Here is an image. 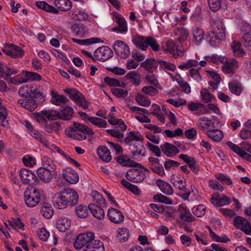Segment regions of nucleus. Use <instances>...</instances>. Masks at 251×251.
Wrapping results in <instances>:
<instances>
[{
    "mask_svg": "<svg viewBox=\"0 0 251 251\" xmlns=\"http://www.w3.org/2000/svg\"><path fill=\"white\" fill-rule=\"evenodd\" d=\"M88 207L83 205H79L75 208L76 215L80 218H85L88 215Z\"/></svg>",
    "mask_w": 251,
    "mask_h": 251,
    "instance_id": "nucleus-50",
    "label": "nucleus"
},
{
    "mask_svg": "<svg viewBox=\"0 0 251 251\" xmlns=\"http://www.w3.org/2000/svg\"><path fill=\"white\" fill-rule=\"evenodd\" d=\"M60 128V125L57 122H52L49 124H46L45 130L48 133H51L53 131L57 132Z\"/></svg>",
    "mask_w": 251,
    "mask_h": 251,
    "instance_id": "nucleus-56",
    "label": "nucleus"
},
{
    "mask_svg": "<svg viewBox=\"0 0 251 251\" xmlns=\"http://www.w3.org/2000/svg\"><path fill=\"white\" fill-rule=\"evenodd\" d=\"M53 172L48 169L40 167L37 170V174L42 181L48 183L51 180L52 177L51 173Z\"/></svg>",
    "mask_w": 251,
    "mask_h": 251,
    "instance_id": "nucleus-19",
    "label": "nucleus"
},
{
    "mask_svg": "<svg viewBox=\"0 0 251 251\" xmlns=\"http://www.w3.org/2000/svg\"><path fill=\"white\" fill-rule=\"evenodd\" d=\"M156 183L163 193L167 195H171L173 194V189L168 183L161 179H158Z\"/></svg>",
    "mask_w": 251,
    "mask_h": 251,
    "instance_id": "nucleus-34",
    "label": "nucleus"
},
{
    "mask_svg": "<svg viewBox=\"0 0 251 251\" xmlns=\"http://www.w3.org/2000/svg\"><path fill=\"white\" fill-rule=\"evenodd\" d=\"M148 47H150L154 51H158L159 49V45L156 40L151 36H147L146 40V49Z\"/></svg>",
    "mask_w": 251,
    "mask_h": 251,
    "instance_id": "nucleus-52",
    "label": "nucleus"
},
{
    "mask_svg": "<svg viewBox=\"0 0 251 251\" xmlns=\"http://www.w3.org/2000/svg\"><path fill=\"white\" fill-rule=\"evenodd\" d=\"M63 178L69 183L75 184L79 180L78 175L75 171L70 170L63 174Z\"/></svg>",
    "mask_w": 251,
    "mask_h": 251,
    "instance_id": "nucleus-32",
    "label": "nucleus"
},
{
    "mask_svg": "<svg viewBox=\"0 0 251 251\" xmlns=\"http://www.w3.org/2000/svg\"><path fill=\"white\" fill-rule=\"evenodd\" d=\"M18 103L29 111H34L37 107L36 101L32 99L23 98L18 100Z\"/></svg>",
    "mask_w": 251,
    "mask_h": 251,
    "instance_id": "nucleus-16",
    "label": "nucleus"
},
{
    "mask_svg": "<svg viewBox=\"0 0 251 251\" xmlns=\"http://www.w3.org/2000/svg\"><path fill=\"white\" fill-rule=\"evenodd\" d=\"M135 100L140 105L144 107H148L151 103L150 100L142 94H138L136 97Z\"/></svg>",
    "mask_w": 251,
    "mask_h": 251,
    "instance_id": "nucleus-54",
    "label": "nucleus"
},
{
    "mask_svg": "<svg viewBox=\"0 0 251 251\" xmlns=\"http://www.w3.org/2000/svg\"><path fill=\"white\" fill-rule=\"evenodd\" d=\"M146 176V174L143 171L135 169L129 170L126 175L127 179L133 183H139L143 181Z\"/></svg>",
    "mask_w": 251,
    "mask_h": 251,
    "instance_id": "nucleus-12",
    "label": "nucleus"
},
{
    "mask_svg": "<svg viewBox=\"0 0 251 251\" xmlns=\"http://www.w3.org/2000/svg\"><path fill=\"white\" fill-rule=\"evenodd\" d=\"M179 157L188 165L189 168L193 172L196 174L198 173L199 168L196 165V162L194 158L183 154H180Z\"/></svg>",
    "mask_w": 251,
    "mask_h": 251,
    "instance_id": "nucleus-31",
    "label": "nucleus"
},
{
    "mask_svg": "<svg viewBox=\"0 0 251 251\" xmlns=\"http://www.w3.org/2000/svg\"><path fill=\"white\" fill-rule=\"evenodd\" d=\"M95 239V234L92 232H87L79 234L75 241L74 247L77 250H80L84 247V249H86L88 246L93 243Z\"/></svg>",
    "mask_w": 251,
    "mask_h": 251,
    "instance_id": "nucleus-3",
    "label": "nucleus"
},
{
    "mask_svg": "<svg viewBox=\"0 0 251 251\" xmlns=\"http://www.w3.org/2000/svg\"><path fill=\"white\" fill-rule=\"evenodd\" d=\"M97 152L100 158L105 162H108L112 159L110 152L105 146H99L97 148Z\"/></svg>",
    "mask_w": 251,
    "mask_h": 251,
    "instance_id": "nucleus-23",
    "label": "nucleus"
},
{
    "mask_svg": "<svg viewBox=\"0 0 251 251\" xmlns=\"http://www.w3.org/2000/svg\"><path fill=\"white\" fill-rule=\"evenodd\" d=\"M228 85L230 92L236 96H239L243 90L242 85L236 80L231 81Z\"/></svg>",
    "mask_w": 251,
    "mask_h": 251,
    "instance_id": "nucleus-36",
    "label": "nucleus"
},
{
    "mask_svg": "<svg viewBox=\"0 0 251 251\" xmlns=\"http://www.w3.org/2000/svg\"><path fill=\"white\" fill-rule=\"evenodd\" d=\"M242 42L244 46L249 50L251 51V34H243Z\"/></svg>",
    "mask_w": 251,
    "mask_h": 251,
    "instance_id": "nucleus-64",
    "label": "nucleus"
},
{
    "mask_svg": "<svg viewBox=\"0 0 251 251\" xmlns=\"http://www.w3.org/2000/svg\"><path fill=\"white\" fill-rule=\"evenodd\" d=\"M22 181L25 184L36 185L38 182L37 176L30 171L26 169H22L19 173Z\"/></svg>",
    "mask_w": 251,
    "mask_h": 251,
    "instance_id": "nucleus-11",
    "label": "nucleus"
},
{
    "mask_svg": "<svg viewBox=\"0 0 251 251\" xmlns=\"http://www.w3.org/2000/svg\"><path fill=\"white\" fill-rule=\"evenodd\" d=\"M180 218L185 222H191L194 221L195 219L193 218L192 215L186 206H179L178 208Z\"/></svg>",
    "mask_w": 251,
    "mask_h": 251,
    "instance_id": "nucleus-27",
    "label": "nucleus"
},
{
    "mask_svg": "<svg viewBox=\"0 0 251 251\" xmlns=\"http://www.w3.org/2000/svg\"><path fill=\"white\" fill-rule=\"evenodd\" d=\"M206 134L215 142H220L223 138V132L218 129L208 130Z\"/></svg>",
    "mask_w": 251,
    "mask_h": 251,
    "instance_id": "nucleus-40",
    "label": "nucleus"
},
{
    "mask_svg": "<svg viewBox=\"0 0 251 251\" xmlns=\"http://www.w3.org/2000/svg\"><path fill=\"white\" fill-rule=\"evenodd\" d=\"M160 148L163 153L169 157H172L179 152L175 146L168 143H165L161 145Z\"/></svg>",
    "mask_w": 251,
    "mask_h": 251,
    "instance_id": "nucleus-25",
    "label": "nucleus"
},
{
    "mask_svg": "<svg viewBox=\"0 0 251 251\" xmlns=\"http://www.w3.org/2000/svg\"><path fill=\"white\" fill-rule=\"evenodd\" d=\"M36 6L38 8L45 10L47 12L52 13L53 14H58V10L55 9L53 6H51L46 2L44 1H38L36 2Z\"/></svg>",
    "mask_w": 251,
    "mask_h": 251,
    "instance_id": "nucleus-43",
    "label": "nucleus"
},
{
    "mask_svg": "<svg viewBox=\"0 0 251 251\" xmlns=\"http://www.w3.org/2000/svg\"><path fill=\"white\" fill-rule=\"evenodd\" d=\"M6 54L13 58L21 57L24 54V50L22 49L13 44L5 45V49L3 50Z\"/></svg>",
    "mask_w": 251,
    "mask_h": 251,
    "instance_id": "nucleus-13",
    "label": "nucleus"
},
{
    "mask_svg": "<svg viewBox=\"0 0 251 251\" xmlns=\"http://www.w3.org/2000/svg\"><path fill=\"white\" fill-rule=\"evenodd\" d=\"M211 34L214 35L216 39L219 41L224 40L226 37V29L223 21L218 18L215 19L212 25Z\"/></svg>",
    "mask_w": 251,
    "mask_h": 251,
    "instance_id": "nucleus-6",
    "label": "nucleus"
},
{
    "mask_svg": "<svg viewBox=\"0 0 251 251\" xmlns=\"http://www.w3.org/2000/svg\"><path fill=\"white\" fill-rule=\"evenodd\" d=\"M78 201V195L76 192L70 188L65 189L58 194L54 207L58 209H64L68 206L75 205Z\"/></svg>",
    "mask_w": 251,
    "mask_h": 251,
    "instance_id": "nucleus-1",
    "label": "nucleus"
},
{
    "mask_svg": "<svg viewBox=\"0 0 251 251\" xmlns=\"http://www.w3.org/2000/svg\"><path fill=\"white\" fill-rule=\"evenodd\" d=\"M192 41L194 42L196 45H200L204 36V32L203 30L198 27H195L192 29Z\"/></svg>",
    "mask_w": 251,
    "mask_h": 251,
    "instance_id": "nucleus-28",
    "label": "nucleus"
},
{
    "mask_svg": "<svg viewBox=\"0 0 251 251\" xmlns=\"http://www.w3.org/2000/svg\"><path fill=\"white\" fill-rule=\"evenodd\" d=\"M128 145L130 146V150L132 156H138L139 155L142 156L145 155L146 149L142 144L136 142Z\"/></svg>",
    "mask_w": 251,
    "mask_h": 251,
    "instance_id": "nucleus-24",
    "label": "nucleus"
},
{
    "mask_svg": "<svg viewBox=\"0 0 251 251\" xmlns=\"http://www.w3.org/2000/svg\"><path fill=\"white\" fill-rule=\"evenodd\" d=\"M125 77L129 80L135 85H139L141 75L139 73L136 71H130L126 75Z\"/></svg>",
    "mask_w": 251,
    "mask_h": 251,
    "instance_id": "nucleus-44",
    "label": "nucleus"
},
{
    "mask_svg": "<svg viewBox=\"0 0 251 251\" xmlns=\"http://www.w3.org/2000/svg\"><path fill=\"white\" fill-rule=\"evenodd\" d=\"M113 48L116 53L121 58H127L130 54L129 47L122 41H116Z\"/></svg>",
    "mask_w": 251,
    "mask_h": 251,
    "instance_id": "nucleus-10",
    "label": "nucleus"
},
{
    "mask_svg": "<svg viewBox=\"0 0 251 251\" xmlns=\"http://www.w3.org/2000/svg\"><path fill=\"white\" fill-rule=\"evenodd\" d=\"M108 217L112 222L118 224L124 222L125 217L123 213L114 208H110L108 209Z\"/></svg>",
    "mask_w": 251,
    "mask_h": 251,
    "instance_id": "nucleus-15",
    "label": "nucleus"
},
{
    "mask_svg": "<svg viewBox=\"0 0 251 251\" xmlns=\"http://www.w3.org/2000/svg\"><path fill=\"white\" fill-rule=\"evenodd\" d=\"M116 21L118 25V26L114 27L112 31L117 33L126 32L127 30V27L126 21L121 15L116 17Z\"/></svg>",
    "mask_w": 251,
    "mask_h": 251,
    "instance_id": "nucleus-30",
    "label": "nucleus"
},
{
    "mask_svg": "<svg viewBox=\"0 0 251 251\" xmlns=\"http://www.w3.org/2000/svg\"><path fill=\"white\" fill-rule=\"evenodd\" d=\"M158 62L160 68L164 70L174 72L176 69V66L173 63L161 60H158Z\"/></svg>",
    "mask_w": 251,
    "mask_h": 251,
    "instance_id": "nucleus-53",
    "label": "nucleus"
},
{
    "mask_svg": "<svg viewBox=\"0 0 251 251\" xmlns=\"http://www.w3.org/2000/svg\"><path fill=\"white\" fill-rule=\"evenodd\" d=\"M100 39L99 38H91L90 39H77L75 38H73L72 41L76 43L81 45H91L92 44L100 43Z\"/></svg>",
    "mask_w": 251,
    "mask_h": 251,
    "instance_id": "nucleus-49",
    "label": "nucleus"
},
{
    "mask_svg": "<svg viewBox=\"0 0 251 251\" xmlns=\"http://www.w3.org/2000/svg\"><path fill=\"white\" fill-rule=\"evenodd\" d=\"M71 30L75 35L80 37H83L87 31L86 28L84 25L77 23L71 25Z\"/></svg>",
    "mask_w": 251,
    "mask_h": 251,
    "instance_id": "nucleus-35",
    "label": "nucleus"
},
{
    "mask_svg": "<svg viewBox=\"0 0 251 251\" xmlns=\"http://www.w3.org/2000/svg\"><path fill=\"white\" fill-rule=\"evenodd\" d=\"M142 91L147 94L151 96H155L158 93V90L154 87L152 86H144L142 88Z\"/></svg>",
    "mask_w": 251,
    "mask_h": 251,
    "instance_id": "nucleus-63",
    "label": "nucleus"
},
{
    "mask_svg": "<svg viewBox=\"0 0 251 251\" xmlns=\"http://www.w3.org/2000/svg\"><path fill=\"white\" fill-rule=\"evenodd\" d=\"M68 94L71 99L74 100L76 104L84 109L88 108V105L83 94L75 88H67L63 90Z\"/></svg>",
    "mask_w": 251,
    "mask_h": 251,
    "instance_id": "nucleus-5",
    "label": "nucleus"
},
{
    "mask_svg": "<svg viewBox=\"0 0 251 251\" xmlns=\"http://www.w3.org/2000/svg\"><path fill=\"white\" fill-rule=\"evenodd\" d=\"M34 87H32V85H25L21 87L19 90V94L25 98H31L32 95V91L34 90Z\"/></svg>",
    "mask_w": 251,
    "mask_h": 251,
    "instance_id": "nucleus-47",
    "label": "nucleus"
},
{
    "mask_svg": "<svg viewBox=\"0 0 251 251\" xmlns=\"http://www.w3.org/2000/svg\"><path fill=\"white\" fill-rule=\"evenodd\" d=\"M112 93L117 98H125L128 95L127 90L121 88H112L111 89Z\"/></svg>",
    "mask_w": 251,
    "mask_h": 251,
    "instance_id": "nucleus-62",
    "label": "nucleus"
},
{
    "mask_svg": "<svg viewBox=\"0 0 251 251\" xmlns=\"http://www.w3.org/2000/svg\"><path fill=\"white\" fill-rule=\"evenodd\" d=\"M108 122L112 125H118L120 126L122 131H125L126 129V126L125 124L122 119H117L113 116V114H109L108 115Z\"/></svg>",
    "mask_w": 251,
    "mask_h": 251,
    "instance_id": "nucleus-45",
    "label": "nucleus"
},
{
    "mask_svg": "<svg viewBox=\"0 0 251 251\" xmlns=\"http://www.w3.org/2000/svg\"><path fill=\"white\" fill-rule=\"evenodd\" d=\"M32 87H34L33 88L34 90L32 91V93L31 98H40L41 101H44L45 100L44 96L43 95V92L40 90V86L36 85H32Z\"/></svg>",
    "mask_w": 251,
    "mask_h": 251,
    "instance_id": "nucleus-60",
    "label": "nucleus"
},
{
    "mask_svg": "<svg viewBox=\"0 0 251 251\" xmlns=\"http://www.w3.org/2000/svg\"><path fill=\"white\" fill-rule=\"evenodd\" d=\"M51 101L52 103L56 105L65 104L69 101V99L63 95L55 94L52 95Z\"/></svg>",
    "mask_w": 251,
    "mask_h": 251,
    "instance_id": "nucleus-48",
    "label": "nucleus"
},
{
    "mask_svg": "<svg viewBox=\"0 0 251 251\" xmlns=\"http://www.w3.org/2000/svg\"><path fill=\"white\" fill-rule=\"evenodd\" d=\"M230 199L225 195L218 196L216 198L212 197V203L217 206H222L229 203Z\"/></svg>",
    "mask_w": 251,
    "mask_h": 251,
    "instance_id": "nucleus-37",
    "label": "nucleus"
},
{
    "mask_svg": "<svg viewBox=\"0 0 251 251\" xmlns=\"http://www.w3.org/2000/svg\"><path fill=\"white\" fill-rule=\"evenodd\" d=\"M56 227L60 232H65L71 226V221L67 217H61L56 223Z\"/></svg>",
    "mask_w": 251,
    "mask_h": 251,
    "instance_id": "nucleus-33",
    "label": "nucleus"
},
{
    "mask_svg": "<svg viewBox=\"0 0 251 251\" xmlns=\"http://www.w3.org/2000/svg\"><path fill=\"white\" fill-rule=\"evenodd\" d=\"M113 55V51L107 46L98 48L94 52V58L96 60L104 62Z\"/></svg>",
    "mask_w": 251,
    "mask_h": 251,
    "instance_id": "nucleus-9",
    "label": "nucleus"
},
{
    "mask_svg": "<svg viewBox=\"0 0 251 251\" xmlns=\"http://www.w3.org/2000/svg\"><path fill=\"white\" fill-rule=\"evenodd\" d=\"M241 44L237 41H233L231 46L233 55L235 57H245L246 52L241 49Z\"/></svg>",
    "mask_w": 251,
    "mask_h": 251,
    "instance_id": "nucleus-38",
    "label": "nucleus"
},
{
    "mask_svg": "<svg viewBox=\"0 0 251 251\" xmlns=\"http://www.w3.org/2000/svg\"><path fill=\"white\" fill-rule=\"evenodd\" d=\"M27 71H23L22 73L16 75L11 78V81L14 84L23 83L28 81V78L25 76V74Z\"/></svg>",
    "mask_w": 251,
    "mask_h": 251,
    "instance_id": "nucleus-51",
    "label": "nucleus"
},
{
    "mask_svg": "<svg viewBox=\"0 0 251 251\" xmlns=\"http://www.w3.org/2000/svg\"><path fill=\"white\" fill-rule=\"evenodd\" d=\"M89 121L93 125L100 127H106L107 125L106 121L101 120L97 117H91L89 118Z\"/></svg>",
    "mask_w": 251,
    "mask_h": 251,
    "instance_id": "nucleus-61",
    "label": "nucleus"
},
{
    "mask_svg": "<svg viewBox=\"0 0 251 251\" xmlns=\"http://www.w3.org/2000/svg\"><path fill=\"white\" fill-rule=\"evenodd\" d=\"M86 249H84V251H104L103 243L98 239H95Z\"/></svg>",
    "mask_w": 251,
    "mask_h": 251,
    "instance_id": "nucleus-42",
    "label": "nucleus"
},
{
    "mask_svg": "<svg viewBox=\"0 0 251 251\" xmlns=\"http://www.w3.org/2000/svg\"><path fill=\"white\" fill-rule=\"evenodd\" d=\"M158 64V60L151 58L147 59L144 62L140 63V65L141 67L144 68L147 71L152 73L153 71L157 69Z\"/></svg>",
    "mask_w": 251,
    "mask_h": 251,
    "instance_id": "nucleus-17",
    "label": "nucleus"
},
{
    "mask_svg": "<svg viewBox=\"0 0 251 251\" xmlns=\"http://www.w3.org/2000/svg\"><path fill=\"white\" fill-rule=\"evenodd\" d=\"M53 112L52 110H43L40 112L36 113L35 114V119L38 122H45L47 119L48 120H54Z\"/></svg>",
    "mask_w": 251,
    "mask_h": 251,
    "instance_id": "nucleus-21",
    "label": "nucleus"
},
{
    "mask_svg": "<svg viewBox=\"0 0 251 251\" xmlns=\"http://www.w3.org/2000/svg\"><path fill=\"white\" fill-rule=\"evenodd\" d=\"M66 135L71 138L77 140H83L86 138V135H93L94 132L88 126L74 122L73 125L65 129Z\"/></svg>",
    "mask_w": 251,
    "mask_h": 251,
    "instance_id": "nucleus-2",
    "label": "nucleus"
},
{
    "mask_svg": "<svg viewBox=\"0 0 251 251\" xmlns=\"http://www.w3.org/2000/svg\"><path fill=\"white\" fill-rule=\"evenodd\" d=\"M43 165V167H42V168H45V169H48L52 171H54L56 169V165L54 162L48 157H44Z\"/></svg>",
    "mask_w": 251,
    "mask_h": 251,
    "instance_id": "nucleus-55",
    "label": "nucleus"
},
{
    "mask_svg": "<svg viewBox=\"0 0 251 251\" xmlns=\"http://www.w3.org/2000/svg\"><path fill=\"white\" fill-rule=\"evenodd\" d=\"M238 66V61L234 58H229L226 60L223 67V72L227 74H233Z\"/></svg>",
    "mask_w": 251,
    "mask_h": 251,
    "instance_id": "nucleus-18",
    "label": "nucleus"
},
{
    "mask_svg": "<svg viewBox=\"0 0 251 251\" xmlns=\"http://www.w3.org/2000/svg\"><path fill=\"white\" fill-rule=\"evenodd\" d=\"M198 121L199 122V126L203 130L215 127L214 122L206 117H203L200 118Z\"/></svg>",
    "mask_w": 251,
    "mask_h": 251,
    "instance_id": "nucleus-46",
    "label": "nucleus"
},
{
    "mask_svg": "<svg viewBox=\"0 0 251 251\" xmlns=\"http://www.w3.org/2000/svg\"><path fill=\"white\" fill-rule=\"evenodd\" d=\"M117 162L123 166L137 167L141 165L130 159L127 156L119 155L116 158Z\"/></svg>",
    "mask_w": 251,
    "mask_h": 251,
    "instance_id": "nucleus-29",
    "label": "nucleus"
},
{
    "mask_svg": "<svg viewBox=\"0 0 251 251\" xmlns=\"http://www.w3.org/2000/svg\"><path fill=\"white\" fill-rule=\"evenodd\" d=\"M133 141H143V138L141 133L138 131H131L128 134L127 136L123 140L121 141V143H125L126 145H130L133 144Z\"/></svg>",
    "mask_w": 251,
    "mask_h": 251,
    "instance_id": "nucleus-20",
    "label": "nucleus"
},
{
    "mask_svg": "<svg viewBox=\"0 0 251 251\" xmlns=\"http://www.w3.org/2000/svg\"><path fill=\"white\" fill-rule=\"evenodd\" d=\"M53 209L50 204L44 202L41 207V213L47 219H50L53 214Z\"/></svg>",
    "mask_w": 251,
    "mask_h": 251,
    "instance_id": "nucleus-41",
    "label": "nucleus"
},
{
    "mask_svg": "<svg viewBox=\"0 0 251 251\" xmlns=\"http://www.w3.org/2000/svg\"><path fill=\"white\" fill-rule=\"evenodd\" d=\"M129 238V233L128 230L126 228H122L119 229L117 238L120 242L124 243L126 242Z\"/></svg>",
    "mask_w": 251,
    "mask_h": 251,
    "instance_id": "nucleus-58",
    "label": "nucleus"
},
{
    "mask_svg": "<svg viewBox=\"0 0 251 251\" xmlns=\"http://www.w3.org/2000/svg\"><path fill=\"white\" fill-rule=\"evenodd\" d=\"M89 210L93 215L98 219H102L105 216L103 210L99 205L91 203L88 206Z\"/></svg>",
    "mask_w": 251,
    "mask_h": 251,
    "instance_id": "nucleus-26",
    "label": "nucleus"
},
{
    "mask_svg": "<svg viewBox=\"0 0 251 251\" xmlns=\"http://www.w3.org/2000/svg\"><path fill=\"white\" fill-rule=\"evenodd\" d=\"M233 224L237 229L243 231L247 235H251V224L245 218L239 216L235 217L233 220Z\"/></svg>",
    "mask_w": 251,
    "mask_h": 251,
    "instance_id": "nucleus-7",
    "label": "nucleus"
},
{
    "mask_svg": "<svg viewBox=\"0 0 251 251\" xmlns=\"http://www.w3.org/2000/svg\"><path fill=\"white\" fill-rule=\"evenodd\" d=\"M41 191L35 187L24 193V200L25 204L30 207L35 206L40 201Z\"/></svg>",
    "mask_w": 251,
    "mask_h": 251,
    "instance_id": "nucleus-4",
    "label": "nucleus"
},
{
    "mask_svg": "<svg viewBox=\"0 0 251 251\" xmlns=\"http://www.w3.org/2000/svg\"><path fill=\"white\" fill-rule=\"evenodd\" d=\"M206 207L202 204L194 206L192 209L193 213L198 217H201L205 214Z\"/></svg>",
    "mask_w": 251,
    "mask_h": 251,
    "instance_id": "nucleus-59",
    "label": "nucleus"
},
{
    "mask_svg": "<svg viewBox=\"0 0 251 251\" xmlns=\"http://www.w3.org/2000/svg\"><path fill=\"white\" fill-rule=\"evenodd\" d=\"M54 120L57 119L63 120H70L74 114V109L69 106H67L60 112L57 111H53Z\"/></svg>",
    "mask_w": 251,
    "mask_h": 251,
    "instance_id": "nucleus-14",
    "label": "nucleus"
},
{
    "mask_svg": "<svg viewBox=\"0 0 251 251\" xmlns=\"http://www.w3.org/2000/svg\"><path fill=\"white\" fill-rule=\"evenodd\" d=\"M174 187L180 191L179 196L185 201L188 200L190 195V191L186 187V182L177 177L171 179Z\"/></svg>",
    "mask_w": 251,
    "mask_h": 251,
    "instance_id": "nucleus-8",
    "label": "nucleus"
},
{
    "mask_svg": "<svg viewBox=\"0 0 251 251\" xmlns=\"http://www.w3.org/2000/svg\"><path fill=\"white\" fill-rule=\"evenodd\" d=\"M147 37L136 35L132 39V42L134 45L143 50H146V40Z\"/></svg>",
    "mask_w": 251,
    "mask_h": 251,
    "instance_id": "nucleus-39",
    "label": "nucleus"
},
{
    "mask_svg": "<svg viewBox=\"0 0 251 251\" xmlns=\"http://www.w3.org/2000/svg\"><path fill=\"white\" fill-rule=\"evenodd\" d=\"M54 5L55 9L61 11H68L72 7V2L70 0H54Z\"/></svg>",
    "mask_w": 251,
    "mask_h": 251,
    "instance_id": "nucleus-22",
    "label": "nucleus"
},
{
    "mask_svg": "<svg viewBox=\"0 0 251 251\" xmlns=\"http://www.w3.org/2000/svg\"><path fill=\"white\" fill-rule=\"evenodd\" d=\"M201 96L202 100L205 103H209L211 102L213 98H214V96L208 92V89L206 88H202L201 90Z\"/></svg>",
    "mask_w": 251,
    "mask_h": 251,
    "instance_id": "nucleus-57",
    "label": "nucleus"
}]
</instances>
